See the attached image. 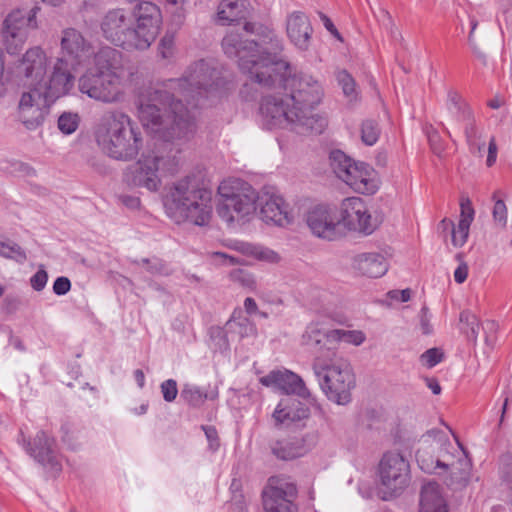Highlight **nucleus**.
I'll list each match as a JSON object with an SVG mask.
<instances>
[{
  "label": "nucleus",
  "instance_id": "f257e3e1",
  "mask_svg": "<svg viewBox=\"0 0 512 512\" xmlns=\"http://www.w3.org/2000/svg\"><path fill=\"white\" fill-rule=\"evenodd\" d=\"M220 73L209 62L199 60L192 64L186 75L169 79L161 87L151 88L140 98L139 119L143 126L164 129L165 137L190 141L196 131L194 117L182 103L197 106L199 97L216 90L221 84Z\"/></svg>",
  "mask_w": 512,
  "mask_h": 512
},
{
  "label": "nucleus",
  "instance_id": "f03ea898",
  "mask_svg": "<svg viewBox=\"0 0 512 512\" xmlns=\"http://www.w3.org/2000/svg\"><path fill=\"white\" fill-rule=\"evenodd\" d=\"M218 194L217 214L227 223L239 221L253 214L257 208V201L264 222L282 227L292 222L293 216L282 196L268 193L258 196L256 191L242 180L222 181L218 187Z\"/></svg>",
  "mask_w": 512,
  "mask_h": 512
},
{
  "label": "nucleus",
  "instance_id": "7ed1b4c3",
  "mask_svg": "<svg viewBox=\"0 0 512 512\" xmlns=\"http://www.w3.org/2000/svg\"><path fill=\"white\" fill-rule=\"evenodd\" d=\"M159 133L163 142L149 152H144L137 162L126 168L123 181L133 188H145L150 192L159 190L162 173L174 174L177 171L181 146L188 141L165 137L164 129H152Z\"/></svg>",
  "mask_w": 512,
  "mask_h": 512
},
{
  "label": "nucleus",
  "instance_id": "20e7f679",
  "mask_svg": "<svg viewBox=\"0 0 512 512\" xmlns=\"http://www.w3.org/2000/svg\"><path fill=\"white\" fill-rule=\"evenodd\" d=\"M95 137L105 154L120 161L134 159L143 145L141 132L132 119L120 110H111L103 114Z\"/></svg>",
  "mask_w": 512,
  "mask_h": 512
},
{
  "label": "nucleus",
  "instance_id": "39448f33",
  "mask_svg": "<svg viewBox=\"0 0 512 512\" xmlns=\"http://www.w3.org/2000/svg\"><path fill=\"white\" fill-rule=\"evenodd\" d=\"M166 207L177 222L205 226L212 217V192L201 186L195 177L188 176L171 187Z\"/></svg>",
  "mask_w": 512,
  "mask_h": 512
},
{
  "label": "nucleus",
  "instance_id": "423d86ee",
  "mask_svg": "<svg viewBox=\"0 0 512 512\" xmlns=\"http://www.w3.org/2000/svg\"><path fill=\"white\" fill-rule=\"evenodd\" d=\"M222 49L225 55L237 60L238 67L250 81L256 84H267L271 82V76L266 74L277 69L286 68L287 61H273L274 58L265 57L259 49L256 40L243 39L239 28L230 29L222 39Z\"/></svg>",
  "mask_w": 512,
  "mask_h": 512
},
{
  "label": "nucleus",
  "instance_id": "0eeeda50",
  "mask_svg": "<svg viewBox=\"0 0 512 512\" xmlns=\"http://www.w3.org/2000/svg\"><path fill=\"white\" fill-rule=\"evenodd\" d=\"M269 76H271V82L259 84V86L262 88H279L288 92V99L292 101L294 108L305 116L303 120L324 118L312 113L324 96V89L319 80L302 72L291 75L289 63L286 68L277 67L275 69L273 67L272 71L266 74V77Z\"/></svg>",
  "mask_w": 512,
  "mask_h": 512
},
{
  "label": "nucleus",
  "instance_id": "6e6552de",
  "mask_svg": "<svg viewBox=\"0 0 512 512\" xmlns=\"http://www.w3.org/2000/svg\"><path fill=\"white\" fill-rule=\"evenodd\" d=\"M312 369L323 393L338 405L351 402V391L356 379L350 363L335 352L334 346L327 348V356H315Z\"/></svg>",
  "mask_w": 512,
  "mask_h": 512
},
{
  "label": "nucleus",
  "instance_id": "1a4fd4ad",
  "mask_svg": "<svg viewBox=\"0 0 512 512\" xmlns=\"http://www.w3.org/2000/svg\"><path fill=\"white\" fill-rule=\"evenodd\" d=\"M273 89L275 92L264 96L260 103L262 122L268 129L290 127L298 134H321L325 130L326 118L303 120L305 116L294 108L292 101L288 99V92L279 88Z\"/></svg>",
  "mask_w": 512,
  "mask_h": 512
},
{
  "label": "nucleus",
  "instance_id": "9d476101",
  "mask_svg": "<svg viewBox=\"0 0 512 512\" xmlns=\"http://www.w3.org/2000/svg\"><path fill=\"white\" fill-rule=\"evenodd\" d=\"M379 494L382 500L401 495L410 481L409 461L398 451L384 453L378 463Z\"/></svg>",
  "mask_w": 512,
  "mask_h": 512
},
{
  "label": "nucleus",
  "instance_id": "9b49d317",
  "mask_svg": "<svg viewBox=\"0 0 512 512\" xmlns=\"http://www.w3.org/2000/svg\"><path fill=\"white\" fill-rule=\"evenodd\" d=\"M130 84L119 74H101L94 72L93 69L87 70L78 80V88L81 93L105 104L123 101L125 89Z\"/></svg>",
  "mask_w": 512,
  "mask_h": 512
},
{
  "label": "nucleus",
  "instance_id": "f8f14e48",
  "mask_svg": "<svg viewBox=\"0 0 512 512\" xmlns=\"http://www.w3.org/2000/svg\"><path fill=\"white\" fill-rule=\"evenodd\" d=\"M40 8L16 9L3 22V38L9 54L17 53L27 41L29 32L38 28L37 13Z\"/></svg>",
  "mask_w": 512,
  "mask_h": 512
},
{
  "label": "nucleus",
  "instance_id": "ddd939ff",
  "mask_svg": "<svg viewBox=\"0 0 512 512\" xmlns=\"http://www.w3.org/2000/svg\"><path fill=\"white\" fill-rule=\"evenodd\" d=\"M101 30L103 36L114 45L126 50H140L132 19L123 9L108 11L102 19Z\"/></svg>",
  "mask_w": 512,
  "mask_h": 512
},
{
  "label": "nucleus",
  "instance_id": "4468645a",
  "mask_svg": "<svg viewBox=\"0 0 512 512\" xmlns=\"http://www.w3.org/2000/svg\"><path fill=\"white\" fill-rule=\"evenodd\" d=\"M298 490L293 482L281 477H270L262 491L265 512H298L295 500Z\"/></svg>",
  "mask_w": 512,
  "mask_h": 512
},
{
  "label": "nucleus",
  "instance_id": "2eb2a0df",
  "mask_svg": "<svg viewBox=\"0 0 512 512\" xmlns=\"http://www.w3.org/2000/svg\"><path fill=\"white\" fill-rule=\"evenodd\" d=\"M140 50H145L155 41L160 32L162 15L159 7L151 1H139L132 11Z\"/></svg>",
  "mask_w": 512,
  "mask_h": 512
},
{
  "label": "nucleus",
  "instance_id": "dca6fc26",
  "mask_svg": "<svg viewBox=\"0 0 512 512\" xmlns=\"http://www.w3.org/2000/svg\"><path fill=\"white\" fill-rule=\"evenodd\" d=\"M93 54L91 43L79 30L69 27L61 31L60 54L57 58L60 63H66L72 69H78L85 65Z\"/></svg>",
  "mask_w": 512,
  "mask_h": 512
},
{
  "label": "nucleus",
  "instance_id": "f3484780",
  "mask_svg": "<svg viewBox=\"0 0 512 512\" xmlns=\"http://www.w3.org/2000/svg\"><path fill=\"white\" fill-rule=\"evenodd\" d=\"M53 103L38 87H30V90L21 95L18 105V117L23 125L34 130L42 125L48 109Z\"/></svg>",
  "mask_w": 512,
  "mask_h": 512
},
{
  "label": "nucleus",
  "instance_id": "a211bd4d",
  "mask_svg": "<svg viewBox=\"0 0 512 512\" xmlns=\"http://www.w3.org/2000/svg\"><path fill=\"white\" fill-rule=\"evenodd\" d=\"M306 223L313 235L325 240H336L343 233L337 209L328 205H317L309 210Z\"/></svg>",
  "mask_w": 512,
  "mask_h": 512
},
{
  "label": "nucleus",
  "instance_id": "6ab92c4d",
  "mask_svg": "<svg viewBox=\"0 0 512 512\" xmlns=\"http://www.w3.org/2000/svg\"><path fill=\"white\" fill-rule=\"evenodd\" d=\"M339 218L350 230L358 231L366 235L376 229V221L369 213L368 207L360 197H349L342 201Z\"/></svg>",
  "mask_w": 512,
  "mask_h": 512
},
{
  "label": "nucleus",
  "instance_id": "aec40b11",
  "mask_svg": "<svg viewBox=\"0 0 512 512\" xmlns=\"http://www.w3.org/2000/svg\"><path fill=\"white\" fill-rule=\"evenodd\" d=\"M261 383L267 387L275 386L286 395H297L309 402H314L310 390L303 379L290 370H275L261 378Z\"/></svg>",
  "mask_w": 512,
  "mask_h": 512
},
{
  "label": "nucleus",
  "instance_id": "412c9836",
  "mask_svg": "<svg viewBox=\"0 0 512 512\" xmlns=\"http://www.w3.org/2000/svg\"><path fill=\"white\" fill-rule=\"evenodd\" d=\"M48 58L41 47L28 49L17 66V71L26 79L29 87H38L45 79Z\"/></svg>",
  "mask_w": 512,
  "mask_h": 512
},
{
  "label": "nucleus",
  "instance_id": "4be33fe9",
  "mask_svg": "<svg viewBox=\"0 0 512 512\" xmlns=\"http://www.w3.org/2000/svg\"><path fill=\"white\" fill-rule=\"evenodd\" d=\"M76 69H72L66 63H60V60L57 59L51 74L38 86L44 94L50 99V101H55L61 96L66 95L70 89L74 85V75L73 71Z\"/></svg>",
  "mask_w": 512,
  "mask_h": 512
},
{
  "label": "nucleus",
  "instance_id": "5701e85b",
  "mask_svg": "<svg viewBox=\"0 0 512 512\" xmlns=\"http://www.w3.org/2000/svg\"><path fill=\"white\" fill-rule=\"evenodd\" d=\"M26 450L39 463L44 466H49L54 473L61 471L55 440L46 432L39 431L33 439V442L27 443Z\"/></svg>",
  "mask_w": 512,
  "mask_h": 512
},
{
  "label": "nucleus",
  "instance_id": "b1692460",
  "mask_svg": "<svg viewBox=\"0 0 512 512\" xmlns=\"http://www.w3.org/2000/svg\"><path fill=\"white\" fill-rule=\"evenodd\" d=\"M286 33L290 42L300 51L310 48L313 27L308 16L301 11H293L286 19Z\"/></svg>",
  "mask_w": 512,
  "mask_h": 512
},
{
  "label": "nucleus",
  "instance_id": "393cba45",
  "mask_svg": "<svg viewBox=\"0 0 512 512\" xmlns=\"http://www.w3.org/2000/svg\"><path fill=\"white\" fill-rule=\"evenodd\" d=\"M94 72L103 74L116 73L121 75L127 82H132L133 73L126 70L121 63V52L111 48L103 47L94 53Z\"/></svg>",
  "mask_w": 512,
  "mask_h": 512
},
{
  "label": "nucleus",
  "instance_id": "a878e982",
  "mask_svg": "<svg viewBox=\"0 0 512 512\" xmlns=\"http://www.w3.org/2000/svg\"><path fill=\"white\" fill-rule=\"evenodd\" d=\"M242 30L247 34H255L259 37V49L265 57L274 58L273 61H283L278 59V54L283 49L282 40L275 34V32L266 26L254 22H245Z\"/></svg>",
  "mask_w": 512,
  "mask_h": 512
},
{
  "label": "nucleus",
  "instance_id": "bb28decb",
  "mask_svg": "<svg viewBox=\"0 0 512 512\" xmlns=\"http://www.w3.org/2000/svg\"><path fill=\"white\" fill-rule=\"evenodd\" d=\"M345 183L361 194H373L378 189L375 170L364 162H357L349 176H346Z\"/></svg>",
  "mask_w": 512,
  "mask_h": 512
},
{
  "label": "nucleus",
  "instance_id": "cd10ccee",
  "mask_svg": "<svg viewBox=\"0 0 512 512\" xmlns=\"http://www.w3.org/2000/svg\"><path fill=\"white\" fill-rule=\"evenodd\" d=\"M332 330L324 329L320 323L311 322L307 325L304 333L302 334V345L309 347L318 355L327 356V348L333 346V340L330 337Z\"/></svg>",
  "mask_w": 512,
  "mask_h": 512
},
{
  "label": "nucleus",
  "instance_id": "c85d7f7f",
  "mask_svg": "<svg viewBox=\"0 0 512 512\" xmlns=\"http://www.w3.org/2000/svg\"><path fill=\"white\" fill-rule=\"evenodd\" d=\"M310 411L303 403L296 399H282L273 412V419L277 425H288L309 417Z\"/></svg>",
  "mask_w": 512,
  "mask_h": 512
},
{
  "label": "nucleus",
  "instance_id": "c756f323",
  "mask_svg": "<svg viewBox=\"0 0 512 512\" xmlns=\"http://www.w3.org/2000/svg\"><path fill=\"white\" fill-rule=\"evenodd\" d=\"M353 267L364 276L378 278L388 271V262L382 254L361 253L354 257Z\"/></svg>",
  "mask_w": 512,
  "mask_h": 512
},
{
  "label": "nucleus",
  "instance_id": "7c9ffc66",
  "mask_svg": "<svg viewBox=\"0 0 512 512\" xmlns=\"http://www.w3.org/2000/svg\"><path fill=\"white\" fill-rule=\"evenodd\" d=\"M474 219V209L469 199L461 201V217L457 227L450 220L443 219L441 224L452 227V243L456 247H462L469 235V228Z\"/></svg>",
  "mask_w": 512,
  "mask_h": 512
},
{
  "label": "nucleus",
  "instance_id": "2f4dec72",
  "mask_svg": "<svg viewBox=\"0 0 512 512\" xmlns=\"http://www.w3.org/2000/svg\"><path fill=\"white\" fill-rule=\"evenodd\" d=\"M471 461L465 451H459V460L448 469L443 477L444 483L453 490L464 488L470 479Z\"/></svg>",
  "mask_w": 512,
  "mask_h": 512
},
{
  "label": "nucleus",
  "instance_id": "473e14b6",
  "mask_svg": "<svg viewBox=\"0 0 512 512\" xmlns=\"http://www.w3.org/2000/svg\"><path fill=\"white\" fill-rule=\"evenodd\" d=\"M420 512H447L446 502L437 483L429 482L422 487Z\"/></svg>",
  "mask_w": 512,
  "mask_h": 512
},
{
  "label": "nucleus",
  "instance_id": "72a5a7b5",
  "mask_svg": "<svg viewBox=\"0 0 512 512\" xmlns=\"http://www.w3.org/2000/svg\"><path fill=\"white\" fill-rule=\"evenodd\" d=\"M272 453L281 460H292L302 456L303 446L298 440L282 439L271 445Z\"/></svg>",
  "mask_w": 512,
  "mask_h": 512
},
{
  "label": "nucleus",
  "instance_id": "f704fd0d",
  "mask_svg": "<svg viewBox=\"0 0 512 512\" xmlns=\"http://www.w3.org/2000/svg\"><path fill=\"white\" fill-rule=\"evenodd\" d=\"M244 18L238 0H221L217 11V21L221 25H230Z\"/></svg>",
  "mask_w": 512,
  "mask_h": 512
},
{
  "label": "nucleus",
  "instance_id": "c9c22d12",
  "mask_svg": "<svg viewBox=\"0 0 512 512\" xmlns=\"http://www.w3.org/2000/svg\"><path fill=\"white\" fill-rule=\"evenodd\" d=\"M330 166L336 176L341 179L343 182L346 181V176L348 177L350 171L357 164L351 157L346 155L341 150H333L329 155Z\"/></svg>",
  "mask_w": 512,
  "mask_h": 512
},
{
  "label": "nucleus",
  "instance_id": "e433bc0d",
  "mask_svg": "<svg viewBox=\"0 0 512 512\" xmlns=\"http://www.w3.org/2000/svg\"><path fill=\"white\" fill-rule=\"evenodd\" d=\"M459 451H464L460 443H458L457 447H454L447 441L441 446L437 455V463L440 465V471L437 474L444 475L449 468L455 465V462H458Z\"/></svg>",
  "mask_w": 512,
  "mask_h": 512
},
{
  "label": "nucleus",
  "instance_id": "4c0bfd02",
  "mask_svg": "<svg viewBox=\"0 0 512 512\" xmlns=\"http://www.w3.org/2000/svg\"><path fill=\"white\" fill-rule=\"evenodd\" d=\"M447 108L458 121L470 120L471 111L458 92L453 90L448 92Z\"/></svg>",
  "mask_w": 512,
  "mask_h": 512
},
{
  "label": "nucleus",
  "instance_id": "58836bf2",
  "mask_svg": "<svg viewBox=\"0 0 512 512\" xmlns=\"http://www.w3.org/2000/svg\"><path fill=\"white\" fill-rule=\"evenodd\" d=\"M459 321L462 333L465 334L468 340L475 342L480 330V324L476 315L468 310L462 311Z\"/></svg>",
  "mask_w": 512,
  "mask_h": 512
},
{
  "label": "nucleus",
  "instance_id": "ea45409f",
  "mask_svg": "<svg viewBox=\"0 0 512 512\" xmlns=\"http://www.w3.org/2000/svg\"><path fill=\"white\" fill-rule=\"evenodd\" d=\"M333 340V346L337 349L339 342L352 344L355 346L361 345L365 339V334L360 330H345V329H333L332 335L330 336Z\"/></svg>",
  "mask_w": 512,
  "mask_h": 512
},
{
  "label": "nucleus",
  "instance_id": "a19ab883",
  "mask_svg": "<svg viewBox=\"0 0 512 512\" xmlns=\"http://www.w3.org/2000/svg\"><path fill=\"white\" fill-rule=\"evenodd\" d=\"M180 397L192 407L202 406L208 398L207 392L197 386L185 384L181 390Z\"/></svg>",
  "mask_w": 512,
  "mask_h": 512
},
{
  "label": "nucleus",
  "instance_id": "79ce46f5",
  "mask_svg": "<svg viewBox=\"0 0 512 512\" xmlns=\"http://www.w3.org/2000/svg\"><path fill=\"white\" fill-rule=\"evenodd\" d=\"M378 122L372 119L364 120L361 124V140L367 146L374 145L380 136Z\"/></svg>",
  "mask_w": 512,
  "mask_h": 512
},
{
  "label": "nucleus",
  "instance_id": "37998d69",
  "mask_svg": "<svg viewBox=\"0 0 512 512\" xmlns=\"http://www.w3.org/2000/svg\"><path fill=\"white\" fill-rule=\"evenodd\" d=\"M229 278L232 282L237 283L241 287L248 289V290H255L256 289V280L252 273L249 271L242 269V268H236L233 269L229 273Z\"/></svg>",
  "mask_w": 512,
  "mask_h": 512
},
{
  "label": "nucleus",
  "instance_id": "c03bdc74",
  "mask_svg": "<svg viewBox=\"0 0 512 512\" xmlns=\"http://www.w3.org/2000/svg\"><path fill=\"white\" fill-rule=\"evenodd\" d=\"M0 256L13 259L19 263H23L27 259L25 251L18 244L10 241H0Z\"/></svg>",
  "mask_w": 512,
  "mask_h": 512
},
{
  "label": "nucleus",
  "instance_id": "a18cd8bd",
  "mask_svg": "<svg viewBox=\"0 0 512 512\" xmlns=\"http://www.w3.org/2000/svg\"><path fill=\"white\" fill-rule=\"evenodd\" d=\"M135 263L146 266V270L152 275L168 276L171 273L169 266L158 258H142L139 261H135Z\"/></svg>",
  "mask_w": 512,
  "mask_h": 512
},
{
  "label": "nucleus",
  "instance_id": "49530a36",
  "mask_svg": "<svg viewBox=\"0 0 512 512\" xmlns=\"http://www.w3.org/2000/svg\"><path fill=\"white\" fill-rule=\"evenodd\" d=\"M416 460L421 468L426 473H437L436 470H440V465L437 463V457L429 455L426 450H418L416 453Z\"/></svg>",
  "mask_w": 512,
  "mask_h": 512
},
{
  "label": "nucleus",
  "instance_id": "de8ad7c7",
  "mask_svg": "<svg viewBox=\"0 0 512 512\" xmlns=\"http://www.w3.org/2000/svg\"><path fill=\"white\" fill-rule=\"evenodd\" d=\"M79 125V116L76 113L65 112L58 119V128L64 134H72Z\"/></svg>",
  "mask_w": 512,
  "mask_h": 512
},
{
  "label": "nucleus",
  "instance_id": "09e8293b",
  "mask_svg": "<svg viewBox=\"0 0 512 512\" xmlns=\"http://www.w3.org/2000/svg\"><path fill=\"white\" fill-rule=\"evenodd\" d=\"M249 253L257 260L267 263L274 264L280 261V256L277 252L263 246H251Z\"/></svg>",
  "mask_w": 512,
  "mask_h": 512
},
{
  "label": "nucleus",
  "instance_id": "8fccbe9b",
  "mask_svg": "<svg viewBox=\"0 0 512 512\" xmlns=\"http://www.w3.org/2000/svg\"><path fill=\"white\" fill-rule=\"evenodd\" d=\"M337 81L342 87L345 96L354 98L356 96V83L353 77L346 71L341 70L336 74Z\"/></svg>",
  "mask_w": 512,
  "mask_h": 512
},
{
  "label": "nucleus",
  "instance_id": "3c124183",
  "mask_svg": "<svg viewBox=\"0 0 512 512\" xmlns=\"http://www.w3.org/2000/svg\"><path fill=\"white\" fill-rule=\"evenodd\" d=\"M499 191L494 192L493 200L495 201L493 207V218L494 221L501 227H505L507 223V207L503 200L498 199Z\"/></svg>",
  "mask_w": 512,
  "mask_h": 512
},
{
  "label": "nucleus",
  "instance_id": "603ef678",
  "mask_svg": "<svg viewBox=\"0 0 512 512\" xmlns=\"http://www.w3.org/2000/svg\"><path fill=\"white\" fill-rule=\"evenodd\" d=\"M444 358V353L439 348H430L420 356V361L423 366L433 368L439 364Z\"/></svg>",
  "mask_w": 512,
  "mask_h": 512
},
{
  "label": "nucleus",
  "instance_id": "864d4df0",
  "mask_svg": "<svg viewBox=\"0 0 512 512\" xmlns=\"http://www.w3.org/2000/svg\"><path fill=\"white\" fill-rule=\"evenodd\" d=\"M425 132L433 153L440 156L445 150V145L439 132L431 125L426 127Z\"/></svg>",
  "mask_w": 512,
  "mask_h": 512
},
{
  "label": "nucleus",
  "instance_id": "5fc2aeb1",
  "mask_svg": "<svg viewBox=\"0 0 512 512\" xmlns=\"http://www.w3.org/2000/svg\"><path fill=\"white\" fill-rule=\"evenodd\" d=\"M158 51L163 59H171L175 54V39L173 34H165L160 40Z\"/></svg>",
  "mask_w": 512,
  "mask_h": 512
},
{
  "label": "nucleus",
  "instance_id": "6e6d98bb",
  "mask_svg": "<svg viewBox=\"0 0 512 512\" xmlns=\"http://www.w3.org/2000/svg\"><path fill=\"white\" fill-rule=\"evenodd\" d=\"M161 393L166 402H173L178 394L177 382L174 379H168L160 385Z\"/></svg>",
  "mask_w": 512,
  "mask_h": 512
},
{
  "label": "nucleus",
  "instance_id": "4d7b16f0",
  "mask_svg": "<svg viewBox=\"0 0 512 512\" xmlns=\"http://www.w3.org/2000/svg\"><path fill=\"white\" fill-rule=\"evenodd\" d=\"M48 281V273L41 266L39 270L30 278V285L35 291H42Z\"/></svg>",
  "mask_w": 512,
  "mask_h": 512
},
{
  "label": "nucleus",
  "instance_id": "13d9d810",
  "mask_svg": "<svg viewBox=\"0 0 512 512\" xmlns=\"http://www.w3.org/2000/svg\"><path fill=\"white\" fill-rule=\"evenodd\" d=\"M70 289L71 282L67 277H58L53 283V292L58 296L67 294L70 291Z\"/></svg>",
  "mask_w": 512,
  "mask_h": 512
},
{
  "label": "nucleus",
  "instance_id": "bf43d9fd",
  "mask_svg": "<svg viewBox=\"0 0 512 512\" xmlns=\"http://www.w3.org/2000/svg\"><path fill=\"white\" fill-rule=\"evenodd\" d=\"M202 430L204 431L206 438L209 442L210 449L216 451L220 445L218 432L214 426H202Z\"/></svg>",
  "mask_w": 512,
  "mask_h": 512
},
{
  "label": "nucleus",
  "instance_id": "052dcab7",
  "mask_svg": "<svg viewBox=\"0 0 512 512\" xmlns=\"http://www.w3.org/2000/svg\"><path fill=\"white\" fill-rule=\"evenodd\" d=\"M427 313H428V308L425 306L422 307L421 316H420V327H421L422 333L425 335L430 334L432 331V326L430 324V320L428 318Z\"/></svg>",
  "mask_w": 512,
  "mask_h": 512
},
{
  "label": "nucleus",
  "instance_id": "680f3d73",
  "mask_svg": "<svg viewBox=\"0 0 512 512\" xmlns=\"http://www.w3.org/2000/svg\"><path fill=\"white\" fill-rule=\"evenodd\" d=\"M319 17L321 19V21L323 22V25L325 26V28L333 35L335 36L337 39L341 40L342 41V37L341 35L339 34L338 30L336 29L335 25L333 24V22L331 21V19L325 15L324 13L322 12H319Z\"/></svg>",
  "mask_w": 512,
  "mask_h": 512
},
{
  "label": "nucleus",
  "instance_id": "e2e57ef3",
  "mask_svg": "<svg viewBox=\"0 0 512 512\" xmlns=\"http://www.w3.org/2000/svg\"><path fill=\"white\" fill-rule=\"evenodd\" d=\"M496 158H497V145H496L495 138L492 137L489 141V146H488V156H487V160H486L487 166L491 167L496 162Z\"/></svg>",
  "mask_w": 512,
  "mask_h": 512
},
{
  "label": "nucleus",
  "instance_id": "0e129e2a",
  "mask_svg": "<svg viewBox=\"0 0 512 512\" xmlns=\"http://www.w3.org/2000/svg\"><path fill=\"white\" fill-rule=\"evenodd\" d=\"M390 298L399 300L401 302H407L411 298V290L410 289H404V290H393L388 293Z\"/></svg>",
  "mask_w": 512,
  "mask_h": 512
},
{
  "label": "nucleus",
  "instance_id": "69168bd1",
  "mask_svg": "<svg viewBox=\"0 0 512 512\" xmlns=\"http://www.w3.org/2000/svg\"><path fill=\"white\" fill-rule=\"evenodd\" d=\"M468 276V266L466 263L460 264L455 272H454V279L457 283L461 284L463 283Z\"/></svg>",
  "mask_w": 512,
  "mask_h": 512
},
{
  "label": "nucleus",
  "instance_id": "338daca9",
  "mask_svg": "<svg viewBox=\"0 0 512 512\" xmlns=\"http://www.w3.org/2000/svg\"><path fill=\"white\" fill-rule=\"evenodd\" d=\"M466 127H465V135L467 138V141L469 143L472 142V140L476 137V128L474 126V121L472 119V115L470 116V120H465Z\"/></svg>",
  "mask_w": 512,
  "mask_h": 512
},
{
  "label": "nucleus",
  "instance_id": "774afa93",
  "mask_svg": "<svg viewBox=\"0 0 512 512\" xmlns=\"http://www.w3.org/2000/svg\"><path fill=\"white\" fill-rule=\"evenodd\" d=\"M229 508L233 512H246L243 497L241 495L236 496L234 501L229 504Z\"/></svg>",
  "mask_w": 512,
  "mask_h": 512
}]
</instances>
